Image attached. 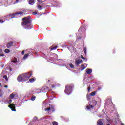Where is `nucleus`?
Segmentation results:
<instances>
[{"instance_id":"obj_52","label":"nucleus","mask_w":125,"mask_h":125,"mask_svg":"<svg viewBox=\"0 0 125 125\" xmlns=\"http://www.w3.org/2000/svg\"><path fill=\"white\" fill-rule=\"evenodd\" d=\"M42 119H46V117H44L42 118Z\"/></svg>"},{"instance_id":"obj_54","label":"nucleus","mask_w":125,"mask_h":125,"mask_svg":"<svg viewBox=\"0 0 125 125\" xmlns=\"http://www.w3.org/2000/svg\"><path fill=\"white\" fill-rule=\"evenodd\" d=\"M48 82H50V80H48Z\"/></svg>"},{"instance_id":"obj_45","label":"nucleus","mask_w":125,"mask_h":125,"mask_svg":"<svg viewBox=\"0 0 125 125\" xmlns=\"http://www.w3.org/2000/svg\"><path fill=\"white\" fill-rule=\"evenodd\" d=\"M33 14H38V13L37 12H33Z\"/></svg>"},{"instance_id":"obj_32","label":"nucleus","mask_w":125,"mask_h":125,"mask_svg":"<svg viewBox=\"0 0 125 125\" xmlns=\"http://www.w3.org/2000/svg\"><path fill=\"white\" fill-rule=\"evenodd\" d=\"M84 53L85 54V55H86V48H84L83 49Z\"/></svg>"},{"instance_id":"obj_53","label":"nucleus","mask_w":125,"mask_h":125,"mask_svg":"<svg viewBox=\"0 0 125 125\" xmlns=\"http://www.w3.org/2000/svg\"><path fill=\"white\" fill-rule=\"evenodd\" d=\"M121 125H125V124L124 123H122Z\"/></svg>"},{"instance_id":"obj_9","label":"nucleus","mask_w":125,"mask_h":125,"mask_svg":"<svg viewBox=\"0 0 125 125\" xmlns=\"http://www.w3.org/2000/svg\"><path fill=\"white\" fill-rule=\"evenodd\" d=\"M12 45H13V42L11 41L7 43L6 47H7V48H10V47H11Z\"/></svg>"},{"instance_id":"obj_10","label":"nucleus","mask_w":125,"mask_h":125,"mask_svg":"<svg viewBox=\"0 0 125 125\" xmlns=\"http://www.w3.org/2000/svg\"><path fill=\"white\" fill-rule=\"evenodd\" d=\"M78 32H85V27L82 25L79 29Z\"/></svg>"},{"instance_id":"obj_12","label":"nucleus","mask_w":125,"mask_h":125,"mask_svg":"<svg viewBox=\"0 0 125 125\" xmlns=\"http://www.w3.org/2000/svg\"><path fill=\"white\" fill-rule=\"evenodd\" d=\"M65 47H67L70 51H72V50H74L75 49V47H74L73 46H70L69 47V46L66 45Z\"/></svg>"},{"instance_id":"obj_2","label":"nucleus","mask_w":125,"mask_h":125,"mask_svg":"<svg viewBox=\"0 0 125 125\" xmlns=\"http://www.w3.org/2000/svg\"><path fill=\"white\" fill-rule=\"evenodd\" d=\"M33 75L32 73H26L21 74L17 78V80L18 82H25V81H28L30 78H31V76Z\"/></svg>"},{"instance_id":"obj_1","label":"nucleus","mask_w":125,"mask_h":125,"mask_svg":"<svg viewBox=\"0 0 125 125\" xmlns=\"http://www.w3.org/2000/svg\"><path fill=\"white\" fill-rule=\"evenodd\" d=\"M23 22L21 25L24 29L26 30H31L33 29V24H32V21L31 20V17L28 16L22 19Z\"/></svg>"},{"instance_id":"obj_6","label":"nucleus","mask_w":125,"mask_h":125,"mask_svg":"<svg viewBox=\"0 0 125 125\" xmlns=\"http://www.w3.org/2000/svg\"><path fill=\"white\" fill-rule=\"evenodd\" d=\"M22 14H23V12H18L17 13H15L14 14H11L10 15V17H11V19H12V18H14L16 17V15H22Z\"/></svg>"},{"instance_id":"obj_44","label":"nucleus","mask_w":125,"mask_h":125,"mask_svg":"<svg viewBox=\"0 0 125 125\" xmlns=\"http://www.w3.org/2000/svg\"><path fill=\"white\" fill-rule=\"evenodd\" d=\"M24 53H25V51H22V53H21V54H22V55H24Z\"/></svg>"},{"instance_id":"obj_18","label":"nucleus","mask_w":125,"mask_h":125,"mask_svg":"<svg viewBox=\"0 0 125 125\" xmlns=\"http://www.w3.org/2000/svg\"><path fill=\"white\" fill-rule=\"evenodd\" d=\"M76 36H77V38L76 39V40H81V39H82V36H81V34H77Z\"/></svg>"},{"instance_id":"obj_13","label":"nucleus","mask_w":125,"mask_h":125,"mask_svg":"<svg viewBox=\"0 0 125 125\" xmlns=\"http://www.w3.org/2000/svg\"><path fill=\"white\" fill-rule=\"evenodd\" d=\"M98 125H103V119H100L97 122Z\"/></svg>"},{"instance_id":"obj_51","label":"nucleus","mask_w":125,"mask_h":125,"mask_svg":"<svg viewBox=\"0 0 125 125\" xmlns=\"http://www.w3.org/2000/svg\"><path fill=\"white\" fill-rule=\"evenodd\" d=\"M108 122L109 123V124H111V122H110V120H108Z\"/></svg>"},{"instance_id":"obj_31","label":"nucleus","mask_w":125,"mask_h":125,"mask_svg":"<svg viewBox=\"0 0 125 125\" xmlns=\"http://www.w3.org/2000/svg\"><path fill=\"white\" fill-rule=\"evenodd\" d=\"M90 96H91L90 94L87 95V100H89V99H90Z\"/></svg>"},{"instance_id":"obj_41","label":"nucleus","mask_w":125,"mask_h":125,"mask_svg":"<svg viewBox=\"0 0 125 125\" xmlns=\"http://www.w3.org/2000/svg\"><path fill=\"white\" fill-rule=\"evenodd\" d=\"M1 56L2 57H3L4 56V54H0V57Z\"/></svg>"},{"instance_id":"obj_39","label":"nucleus","mask_w":125,"mask_h":125,"mask_svg":"<svg viewBox=\"0 0 125 125\" xmlns=\"http://www.w3.org/2000/svg\"><path fill=\"white\" fill-rule=\"evenodd\" d=\"M19 2V0H16V1L14 3V4H16V3H18Z\"/></svg>"},{"instance_id":"obj_40","label":"nucleus","mask_w":125,"mask_h":125,"mask_svg":"<svg viewBox=\"0 0 125 125\" xmlns=\"http://www.w3.org/2000/svg\"><path fill=\"white\" fill-rule=\"evenodd\" d=\"M11 102H12V100L9 99L8 100V103H11Z\"/></svg>"},{"instance_id":"obj_50","label":"nucleus","mask_w":125,"mask_h":125,"mask_svg":"<svg viewBox=\"0 0 125 125\" xmlns=\"http://www.w3.org/2000/svg\"><path fill=\"white\" fill-rule=\"evenodd\" d=\"M4 87L7 88V87H8V86H7V85H5V86H4Z\"/></svg>"},{"instance_id":"obj_22","label":"nucleus","mask_w":125,"mask_h":125,"mask_svg":"<svg viewBox=\"0 0 125 125\" xmlns=\"http://www.w3.org/2000/svg\"><path fill=\"white\" fill-rule=\"evenodd\" d=\"M57 48V46H55L51 48V50H55Z\"/></svg>"},{"instance_id":"obj_49","label":"nucleus","mask_w":125,"mask_h":125,"mask_svg":"<svg viewBox=\"0 0 125 125\" xmlns=\"http://www.w3.org/2000/svg\"><path fill=\"white\" fill-rule=\"evenodd\" d=\"M2 52V49H0V53Z\"/></svg>"},{"instance_id":"obj_46","label":"nucleus","mask_w":125,"mask_h":125,"mask_svg":"<svg viewBox=\"0 0 125 125\" xmlns=\"http://www.w3.org/2000/svg\"><path fill=\"white\" fill-rule=\"evenodd\" d=\"M43 55H44V56H45V57H47V55H45V54H44V53H43Z\"/></svg>"},{"instance_id":"obj_33","label":"nucleus","mask_w":125,"mask_h":125,"mask_svg":"<svg viewBox=\"0 0 125 125\" xmlns=\"http://www.w3.org/2000/svg\"><path fill=\"white\" fill-rule=\"evenodd\" d=\"M38 9H39V10H42V6L41 5H38Z\"/></svg>"},{"instance_id":"obj_4","label":"nucleus","mask_w":125,"mask_h":125,"mask_svg":"<svg viewBox=\"0 0 125 125\" xmlns=\"http://www.w3.org/2000/svg\"><path fill=\"white\" fill-rule=\"evenodd\" d=\"M49 88L47 86H44L42 87L41 89H37L36 90H38V91H36V93H41L42 92H46Z\"/></svg>"},{"instance_id":"obj_16","label":"nucleus","mask_w":125,"mask_h":125,"mask_svg":"<svg viewBox=\"0 0 125 125\" xmlns=\"http://www.w3.org/2000/svg\"><path fill=\"white\" fill-rule=\"evenodd\" d=\"M11 17H10V15H7L5 17V20H7V21H9Z\"/></svg>"},{"instance_id":"obj_5","label":"nucleus","mask_w":125,"mask_h":125,"mask_svg":"<svg viewBox=\"0 0 125 125\" xmlns=\"http://www.w3.org/2000/svg\"><path fill=\"white\" fill-rule=\"evenodd\" d=\"M97 104V102L95 100H93L92 101V105L89 104V105H87L86 106V108L87 110H89V109H92L93 108V106H96V104Z\"/></svg>"},{"instance_id":"obj_57","label":"nucleus","mask_w":125,"mask_h":125,"mask_svg":"<svg viewBox=\"0 0 125 125\" xmlns=\"http://www.w3.org/2000/svg\"><path fill=\"white\" fill-rule=\"evenodd\" d=\"M91 103L90 102H89V104H91Z\"/></svg>"},{"instance_id":"obj_26","label":"nucleus","mask_w":125,"mask_h":125,"mask_svg":"<svg viewBox=\"0 0 125 125\" xmlns=\"http://www.w3.org/2000/svg\"><path fill=\"white\" fill-rule=\"evenodd\" d=\"M29 82H30V83H34V82H35V79L34 78L30 79Z\"/></svg>"},{"instance_id":"obj_19","label":"nucleus","mask_w":125,"mask_h":125,"mask_svg":"<svg viewBox=\"0 0 125 125\" xmlns=\"http://www.w3.org/2000/svg\"><path fill=\"white\" fill-rule=\"evenodd\" d=\"M29 53L25 54L23 56V59H27V58L28 57V56H29Z\"/></svg>"},{"instance_id":"obj_36","label":"nucleus","mask_w":125,"mask_h":125,"mask_svg":"<svg viewBox=\"0 0 125 125\" xmlns=\"http://www.w3.org/2000/svg\"><path fill=\"white\" fill-rule=\"evenodd\" d=\"M56 86H57V85H56V84H54V85H52V88H54V87H56Z\"/></svg>"},{"instance_id":"obj_35","label":"nucleus","mask_w":125,"mask_h":125,"mask_svg":"<svg viewBox=\"0 0 125 125\" xmlns=\"http://www.w3.org/2000/svg\"><path fill=\"white\" fill-rule=\"evenodd\" d=\"M61 67H66V68H67V69H68V67H67V66L65 64L61 65Z\"/></svg>"},{"instance_id":"obj_38","label":"nucleus","mask_w":125,"mask_h":125,"mask_svg":"<svg viewBox=\"0 0 125 125\" xmlns=\"http://www.w3.org/2000/svg\"><path fill=\"white\" fill-rule=\"evenodd\" d=\"M50 107L45 108V111H50Z\"/></svg>"},{"instance_id":"obj_20","label":"nucleus","mask_w":125,"mask_h":125,"mask_svg":"<svg viewBox=\"0 0 125 125\" xmlns=\"http://www.w3.org/2000/svg\"><path fill=\"white\" fill-rule=\"evenodd\" d=\"M31 100L32 101H35V100H36V96H32V97H31Z\"/></svg>"},{"instance_id":"obj_15","label":"nucleus","mask_w":125,"mask_h":125,"mask_svg":"<svg viewBox=\"0 0 125 125\" xmlns=\"http://www.w3.org/2000/svg\"><path fill=\"white\" fill-rule=\"evenodd\" d=\"M92 73V69H90L89 68H87L86 71V74L88 75H90V74H91Z\"/></svg>"},{"instance_id":"obj_21","label":"nucleus","mask_w":125,"mask_h":125,"mask_svg":"<svg viewBox=\"0 0 125 125\" xmlns=\"http://www.w3.org/2000/svg\"><path fill=\"white\" fill-rule=\"evenodd\" d=\"M96 93V92H92L90 94V95H91V96H94Z\"/></svg>"},{"instance_id":"obj_56","label":"nucleus","mask_w":125,"mask_h":125,"mask_svg":"<svg viewBox=\"0 0 125 125\" xmlns=\"http://www.w3.org/2000/svg\"><path fill=\"white\" fill-rule=\"evenodd\" d=\"M98 89H99V90H100V87H99V88H98Z\"/></svg>"},{"instance_id":"obj_24","label":"nucleus","mask_w":125,"mask_h":125,"mask_svg":"<svg viewBox=\"0 0 125 125\" xmlns=\"http://www.w3.org/2000/svg\"><path fill=\"white\" fill-rule=\"evenodd\" d=\"M81 58H82L83 60H85V62H86V61H87V59L86 58L83 57V55H81Z\"/></svg>"},{"instance_id":"obj_23","label":"nucleus","mask_w":125,"mask_h":125,"mask_svg":"<svg viewBox=\"0 0 125 125\" xmlns=\"http://www.w3.org/2000/svg\"><path fill=\"white\" fill-rule=\"evenodd\" d=\"M4 52L5 53H9V52H10V50L9 49H5L4 50Z\"/></svg>"},{"instance_id":"obj_8","label":"nucleus","mask_w":125,"mask_h":125,"mask_svg":"<svg viewBox=\"0 0 125 125\" xmlns=\"http://www.w3.org/2000/svg\"><path fill=\"white\" fill-rule=\"evenodd\" d=\"M8 107H9L11 110L13 112H16V109H15V104H11L10 105H8Z\"/></svg>"},{"instance_id":"obj_3","label":"nucleus","mask_w":125,"mask_h":125,"mask_svg":"<svg viewBox=\"0 0 125 125\" xmlns=\"http://www.w3.org/2000/svg\"><path fill=\"white\" fill-rule=\"evenodd\" d=\"M74 88V85H66L64 92L66 95H70L73 92V89Z\"/></svg>"},{"instance_id":"obj_48","label":"nucleus","mask_w":125,"mask_h":125,"mask_svg":"<svg viewBox=\"0 0 125 125\" xmlns=\"http://www.w3.org/2000/svg\"><path fill=\"white\" fill-rule=\"evenodd\" d=\"M34 120H37V119H38V117H35L34 118Z\"/></svg>"},{"instance_id":"obj_43","label":"nucleus","mask_w":125,"mask_h":125,"mask_svg":"<svg viewBox=\"0 0 125 125\" xmlns=\"http://www.w3.org/2000/svg\"><path fill=\"white\" fill-rule=\"evenodd\" d=\"M90 89H91L90 87H88V92H89V91H90Z\"/></svg>"},{"instance_id":"obj_28","label":"nucleus","mask_w":125,"mask_h":125,"mask_svg":"<svg viewBox=\"0 0 125 125\" xmlns=\"http://www.w3.org/2000/svg\"><path fill=\"white\" fill-rule=\"evenodd\" d=\"M3 79H5V80H6V81H8V78H7V76H6V75H4V76H3Z\"/></svg>"},{"instance_id":"obj_42","label":"nucleus","mask_w":125,"mask_h":125,"mask_svg":"<svg viewBox=\"0 0 125 125\" xmlns=\"http://www.w3.org/2000/svg\"><path fill=\"white\" fill-rule=\"evenodd\" d=\"M0 23H4V21L0 19Z\"/></svg>"},{"instance_id":"obj_29","label":"nucleus","mask_w":125,"mask_h":125,"mask_svg":"<svg viewBox=\"0 0 125 125\" xmlns=\"http://www.w3.org/2000/svg\"><path fill=\"white\" fill-rule=\"evenodd\" d=\"M52 124H53V125H58V123H57L56 121H53L52 122Z\"/></svg>"},{"instance_id":"obj_17","label":"nucleus","mask_w":125,"mask_h":125,"mask_svg":"<svg viewBox=\"0 0 125 125\" xmlns=\"http://www.w3.org/2000/svg\"><path fill=\"white\" fill-rule=\"evenodd\" d=\"M81 68V71H83V70H84V69H85V66H84V65L82 64Z\"/></svg>"},{"instance_id":"obj_30","label":"nucleus","mask_w":125,"mask_h":125,"mask_svg":"<svg viewBox=\"0 0 125 125\" xmlns=\"http://www.w3.org/2000/svg\"><path fill=\"white\" fill-rule=\"evenodd\" d=\"M108 101H109L110 102H112V101L110 99H107L105 102L106 104H109V103H108Z\"/></svg>"},{"instance_id":"obj_27","label":"nucleus","mask_w":125,"mask_h":125,"mask_svg":"<svg viewBox=\"0 0 125 125\" xmlns=\"http://www.w3.org/2000/svg\"><path fill=\"white\" fill-rule=\"evenodd\" d=\"M11 62H12V63H16V62H17V60L16 59L12 60H11Z\"/></svg>"},{"instance_id":"obj_7","label":"nucleus","mask_w":125,"mask_h":125,"mask_svg":"<svg viewBox=\"0 0 125 125\" xmlns=\"http://www.w3.org/2000/svg\"><path fill=\"white\" fill-rule=\"evenodd\" d=\"M80 64H83V60L76 59L75 60V65L78 66Z\"/></svg>"},{"instance_id":"obj_37","label":"nucleus","mask_w":125,"mask_h":125,"mask_svg":"<svg viewBox=\"0 0 125 125\" xmlns=\"http://www.w3.org/2000/svg\"><path fill=\"white\" fill-rule=\"evenodd\" d=\"M2 96V91H0V97H1Z\"/></svg>"},{"instance_id":"obj_11","label":"nucleus","mask_w":125,"mask_h":125,"mask_svg":"<svg viewBox=\"0 0 125 125\" xmlns=\"http://www.w3.org/2000/svg\"><path fill=\"white\" fill-rule=\"evenodd\" d=\"M15 96H16V94H14L13 93L11 94L9 96V98L11 99H16L17 98H15Z\"/></svg>"},{"instance_id":"obj_55","label":"nucleus","mask_w":125,"mask_h":125,"mask_svg":"<svg viewBox=\"0 0 125 125\" xmlns=\"http://www.w3.org/2000/svg\"><path fill=\"white\" fill-rule=\"evenodd\" d=\"M1 86V84L0 83V86Z\"/></svg>"},{"instance_id":"obj_14","label":"nucleus","mask_w":125,"mask_h":125,"mask_svg":"<svg viewBox=\"0 0 125 125\" xmlns=\"http://www.w3.org/2000/svg\"><path fill=\"white\" fill-rule=\"evenodd\" d=\"M36 1L34 0H29L28 1V3L30 5H34Z\"/></svg>"},{"instance_id":"obj_34","label":"nucleus","mask_w":125,"mask_h":125,"mask_svg":"<svg viewBox=\"0 0 125 125\" xmlns=\"http://www.w3.org/2000/svg\"><path fill=\"white\" fill-rule=\"evenodd\" d=\"M58 61H59L60 62H63L64 61V60L60 59H58Z\"/></svg>"},{"instance_id":"obj_47","label":"nucleus","mask_w":125,"mask_h":125,"mask_svg":"<svg viewBox=\"0 0 125 125\" xmlns=\"http://www.w3.org/2000/svg\"><path fill=\"white\" fill-rule=\"evenodd\" d=\"M4 67V64H2L1 65V67L3 68Z\"/></svg>"},{"instance_id":"obj_25","label":"nucleus","mask_w":125,"mask_h":125,"mask_svg":"<svg viewBox=\"0 0 125 125\" xmlns=\"http://www.w3.org/2000/svg\"><path fill=\"white\" fill-rule=\"evenodd\" d=\"M69 67H70V68H71L72 69H74V65H73V64H72V63H70V64H69Z\"/></svg>"}]
</instances>
